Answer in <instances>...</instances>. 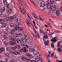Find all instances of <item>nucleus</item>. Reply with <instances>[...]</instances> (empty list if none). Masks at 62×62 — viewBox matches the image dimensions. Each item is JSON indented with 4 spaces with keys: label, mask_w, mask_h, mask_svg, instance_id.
<instances>
[{
    "label": "nucleus",
    "mask_w": 62,
    "mask_h": 62,
    "mask_svg": "<svg viewBox=\"0 0 62 62\" xmlns=\"http://www.w3.org/2000/svg\"><path fill=\"white\" fill-rule=\"evenodd\" d=\"M9 20H10V17H6L5 18L6 21H9Z\"/></svg>",
    "instance_id": "obj_27"
},
{
    "label": "nucleus",
    "mask_w": 62,
    "mask_h": 62,
    "mask_svg": "<svg viewBox=\"0 0 62 62\" xmlns=\"http://www.w3.org/2000/svg\"><path fill=\"white\" fill-rule=\"evenodd\" d=\"M35 36L38 39H39V38H40L39 36L38 35H37V34H35Z\"/></svg>",
    "instance_id": "obj_46"
},
{
    "label": "nucleus",
    "mask_w": 62,
    "mask_h": 62,
    "mask_svg": "<svg viewBox=\"0 0 62 62\" xmlns=\"http://www.w3.org/2000/svg\"><path fill=\"white\" fill-rule=\"evenodd\" d=\"M14 40H15L14 39H12V38H11V39H10V40H11V41H14Z\"/></svg>",
    "instance_id": "obj_57"
},
{
    "label": "nucleus",
    "mask_w": 62,
    "mask_h": 62,
    "mask_svg": "<svg viewBox=\"0 0 62 62\" xmlns=\"http://www.w3.org/2000/svg\"><path fill=\"white\" fill-rule=\"evenodd\" d=\"M30 50L31 51V52H34L35 51V49H34L33 48H31Z\"/></svg>",
    "instance_id": "obj_39"
},
{
    "label": "nucleus",
    "mask_w": 62,
    "mask_h": 62,
    "mask_svg": "<svg viewBox=\"0 0 62 62\" xmlns=\"http://www.w3.org/2000/svg\"><path fill=\"white\" fill-rule=\"evenodd\" d=\"M0 9L1 12H4L5 11V8L4 7H1Z\"/></svg>",
    "instance_id": "obj_19"
},
{
    "label": "nucleus",
    "mask_w": 62,
    "mask_h": 62,
    "mask_svg": "<svg viewBox=\"0 0 62 62\" xmlns=\"http://www.w3.org/2000/svg\"><path fill=\"white\" fill-rule=\"evenodd\" d=\"M45 26L46 27H49V26L46 24L45 25Z\"/></svg>",
    "instance_id": "obj_61"
},
{
    "label": "nucleus",
    "mask_w": 62,
    "mask_h": 62,
    "mask_svg": "<svg viewBox=\"0 0 62 62\" xmlns=\"http://www.w3.org/2000/svg\"><path fill=\"white\" fill-rule=\"evenodd\" d=\"M44 43H45V44L46 46V45H47V46L49 45V41H48V40H47L46 41L44 40Z\"/></svg>",
    "instance_id": "obj_17"
},
{
    "label": "nucleus",
    "mask_w": 62,
    "mask_h": 62,
    "mask_svg": "<svg viewBox=\"0 0 62 62\" xmlns=\"http://www.w3.org/2000/svg\"><path fill=\"white\" fill-rule=\"evenodd\" d=\"M43 11L44 12H45V11H47V9L46 8H44L43 9Z\"/></svg>",
    "instance_id": "obj_48"
},
{
    "label": "nucleus",
    "mask_w": 62,
    "mask_h": 62,
    "mask_svg": "<svg viewBox=\"0 0 62 62\" xmlns=\"http://www.w3.org/2000/svg\"><path fill=\"white\" fill-rule=\"evenodd\" d=\"M6 50L7 51L9 52V51H10V48L9 47H7Z\"/></svg>",
    "instance_id": "obj_31"
},
{
    "label": "nucleus",
    "mask_w": 62,
    "mask_h": 62,
    "mask_svg": "<svg viewBox=\"0 0 62 62\" xmlns=\"http://www.w3.org/2000/svg\"><path fill=\"white\" fill-rule=\"evenodd\" d=\"M9 32L8 31H6L4 33V34L5 36H4V39L5 40H6L8 37V34Z\"/></svg>",
    "instance_id": "obj_2"
},
{
    "label": "nucleus",
    "mask_w": 62,
    "mask_h": 62,
    "mask_svg": "<svg viewBox=\"0 0 62 62\" xmlns=\"http://www.w3.org/2000/svg\"><path fill=\"white\" fill-rule=\"evenodd\" d=\"M20 11H21V13H23V10H22V8L20 7V8H19Z\"/></svg>",
    "instance_id": "obj_52"
},
{
    "label": "nucleus",
    "mask_w": 62,
    "mask_h": 62,
    "mask_svg": "<svg viewBox=\"0 0 62 62\" xmlns=\"http://www.w3.org/2000/svg\"><path fill=\"white\" fill-rule=\"evenodd\" d=\"M29 45L30 46H28V48H30V49H31L32 44L29 43Z\"/></svg>",
    "instance_id": "obj_28"
},
{
    "label": "nucleus",
    "mask_w": 62,
    "mask_h": 62,
    "mask_svg": "<svg viewBox=\"0 0 62 62\" xmlns=\"http://www.w3.org/2000/svg\"><path fill=\"white\" fill-rule=\"evenodd\" d=\"M4 22H3L2 23H1V24H2L1 25V27L2 28H5L7 27V23H4Z\"/></svg>",
    "instance_id": "obj_5"
},
{
    "label": "nucleus",
    "mask_w": 62,
    "mask_h": 62,
    "mask_svg": "<svg viewBox=\"0 0 62 62\" xmlns=\"http://www.w3.org/2000/svg\"><path fill=\"white\" fill-rule=\"evenodd\" d=\"M4 45L6 47H8V46L9 44L8 43L6 42L4 43Z\"/></svg>",
    "instance_id": "obj_29"
},
{
    "label": "nucleus",
    "mask_w": 62,
    "mask_h": 62,
    "mask_svg": "<svg viewBox=\"0 0 62 62\" xmlns=\"http://www.w3.org/2000/svg\"><path fill=\"white\" fill-rule=\"evenodd\" d=\"M8 60H9V59L8 58H5V62H8Z\"/></svg>",
    "instance_id": "obj_45"
},
{
    "label": "nucleus",
    "mask_w": 62,
    "mask_h": 62,
    "mask_svg": "<svg viewBox=\"0 0 62 62\" xmlns=\"http://www.w3.org/2000/svg\"><path fill=\"white\" fill-rule=\"evenodd\" d=\"M54 0H52V1H51V4H53V3H54Z\"/></svg>",
    "instance_id": "obj_56"
},
{
    "label": "nucleus",
    "mask_w": 62,
    "mask_h": 62,
    "mask_svg": "<svg viewBox=\"0 0 62 62\" xmlns=\"http://www.w3.org/2000/svg\"><path fill=\"white\" fill-rule=\"evenodd\" d=\"M12 36L11 39H14L15 40V37H14V35L13 36Z\"/></svg>",
    "instance_id": "obj_51"
},
{
    "label": "nucleus",
    "mask_w": 62,
    "mask_h": 62,
    "mask_svg": "<svg viewBox=\"0 0 62 62\" xmlns=\"http://www.w3.org/2000/svg\"><path fill=\"white\" fill-rule=\"evenodd\" d=\"M32 57H33V56H32V55H31V54H30V55L28 57V58H32Z\"/></svg>",
    "instance_id": "obj_43"
},
{
    "label": "nucleus",
    "mask_w": 62,
    "mask_h": 62,
    "mask_svg": "<svg viewBox=\"0 0 62 62\" xmlns=\"http://www.w3.org/2000/svg\"><path fill=\"white\" fill-rule=\"evenodd\" d=\"M2 15L3 13L2 12L0 11V16H1Z\"/></svg>",
    "instance_id": "obj_55"
},
{
    "label": "nucleus",
    "mask_w": 62,
    "mask_h": 62,
    "mask_svg": "<svg viewBox=\"0 0 62 62\" xmlns=\"http://www.w3.org/2000/svg\"><path fill=\"white\" fill-rule=\"evenodd\" d=\"M25 39H30V37H29V35H28L25 38Z\"/></svg>",
    "instance_id": "obj_38"
},
{
    "label": "nucleus",
    "mask_w": 62,
    "mask_h": 62,
    "mask_svg": "<svg viewBox=\"0 0 62 62\" xmlns=\"http://www.w3.org/2000/svg\"><path fill=\"white\" fill-rule=\"evenodd\" d=\"M35 60L36 62H39L40 60V58L39 57H37L35 58Z\"/></svg>",
    "instance_id": "obj_20"
},
{
    "label": "nucleus",
    "mask_w": 62,
    "mask_h": 62,
    "mask_svg": "<svg viewBox=\"0 0 62 62\" xmlns=\"http://www.w3.org/2000/svg\"><path fill=\"white\" fill-rule=\"evenodd\" d=\"M5 55H6L7 56V57H10V55H9V54L7 53L5 54Z\"/></svg>",
    "instance_id": "obj_33"
},
{
    "label": "nucleus",
    "mask_w": 62,
    "mask_h": 62,
    "mask_svg": "<svg viewBox=\"0 0 62 62\" xmlns=\"http://www.w3.org/2000/svg\"><path fill=\"white\" fill-rule=\"evenodd\" d=\"M43 37L44 38H45L46 39H47L48 38V35H47L46 36H43Z\"/></svg>",
    "instance_id": "obj_42"
},
{
    "label": "nucleus",
    "mask_w": 62,
    "mask_h": 62,
    "mask_svg": "<svg viewBox=\"0 0 62 62\" xmlns=\"http://www.w3.org/2000/svg\"><path fill=\"white\" fill-rule=\"evenodd\" d=\"M5 49L4 47H2L0 48V51L1 52H4L5 51Z\"/></svg>",
    "instance_id": "obj_26"
},
{
    "label": "nucleus",
    "mask_w": 62,
    "mask_h": 62,
    "mask_svg": "<svg viewBox=\"0 0 62 62\" xmlns=\"http://www.w3.org/2000/svg\"><path fill=\"white\" fill-rule=\"evenodd\" d=\"M22 41L24 43H26V42H27V40L25 38H23L22 39Z\"/></svg>",
    "instance_id": "obj_13"
},
{
    "label": "nucleus",
    "mask_w": 62,
    "mask_h": 62,
    "mask_svg": "<svg viewBox=\"0 0 62 62\" xmlns=\"http://www.w3.org/2000/svg\"><path fill=\"white\" fill-rule=\"evenodd\" d=\"M22 59L23 61H29V59L25 58L24 57H22Z\"/></svg>",
    "instance_id": "obj_10"
},
{
    "label": "nucleus",
    "mask_w": 62,
    "mask_h": 62,
    "mask_svg": "<svg viewBox=\"0 0 62 62\" xmlns=\"http://www.w3.org/2000/svg\"><path fill=\"white\" fill-rule=\"evenodd\" d=\"M58 26L59 27H62V25H60L59 24L58 25Z\"/></svg>",
    "instance_id": "obj_63"
},
{
    "label": "nucleus",
    "mask_w": 62,
    "mask_h": 62,
    "mask_svg": "<svg viewBox=\"0 0 62 62\" xmlns=\"http://www.w3.org/2000/svg\"><path fill=\"white\" fill-rule=\"evenodd\" d=\"M58 51H59V52H61V50L60 48H58Z\"/></svg>",
    "instance_id": "obj_59"
},
{
    "label": "nucleus",
    "mask_w": 62,
    "mask_h": 62,
    "mask_svg": "<svg viewBox=\"0 0 62 62\" xmlns=\"http://www.w3.org/2000/svg\"><path fill=\"white\" fill-rule=\"evenodd\" d=\"M16 48L17 49H19L21 48V46L20 45H16Z\"/></svg>",
    "instance_id": "obj_32"
},
{
    "label": "nucleus",
    "mask_w": 62,
    "mask_h": 62,
    "mask_svg": "<svg viewBox=\"0 0 62 62\" xmlns=\"http://www.w3.org/2000/svg\"><path fill=\"white\" fill-rule=\"evenodd\" d=\"M16 23H17V24H15V27L14 30H16V31H17L18 30H19V25L21 24V22H16Z\"/></svg>",
    "instance_id": "obj_1"
},
{
    "label": "nucleus",
    "mask_w": 62,
    "mask_h": 62,
    "mask_svg": "<svg viewBox=\"0 0 62 62\" xmlns=\"http://www.w3.org/2000/svg\"><path fill=\"white\" fill-rule=\"evenodd\" d=\"M19 51L20 52H21V53L25 52V53H26L28 52V50L25 49V48H23L22 49H20Z\"/></svg>",
    "instance_id": "obj_3"
},
{
    "label": "nucleus",
    "mask_w": 62,
    "mask_h": 62,
    "mask_svg": "<svg viewBox=\"0 0 62 62\" xmlns=\"http://www.w3.org/2000/svg\"><path fill=\"white\" fill-rule=\"evenodd\" d=\"M15 16L13 15V16H10V21H11V20H13L15 19Z\"/></svg>",
    "instance_id": "obj_15"
},
{
    "label": "nucleus",
    "mask_w": 62,
    "mask_h": 62,
    "mask_svg": "<svg viewBox=\"0 0 62 62\" xmlns=\"http://www.w3.org/2000/svg\"><path fill=\"white\" fill-rule=\"evenodd\" d=\"M18 31H23V28L21 27H20V28H19Z\"/></svg>",
    "instance_id": "obj_35"
},
{
    "label": "nucleus",
    "mask_w": 62,
    "mask_h": 62,
    "mask_svg": "<svg viewBox=\"0 0 62 62\" xmlns=\"http://www.w3.org/2000/svg\"><path fill=\"white\" fill-rule=\"evenodd\" d=\"M11 49L12 50H16L17 49L16 46H14V47H13L12 46H11Z\"/></svg>",
    "instance_id": "obj_23"
},
{
    "label": "nucleus",
    "mask_w": 62,
    "mask_h": 62,
    "mask_svg": "<svg viewBox=\"0 0 62 62\" xmlns=\"http://www.w3.org/2000/svg\"><path fill=\"white\" fill-rule=\"evenodd\" d=\"M29 35L27 34H25V35H24V37H25V38L27 37V36Z\"/></svg>",
    "instance_id": "obj_50"
},
{
    "label": "nucleus",
    "mask_w": 62,
    "mask_h": 62,
    "mask_svg": "<svg viewBox=\"0 0 62 62\" xmlns=\"http://www.w3.org/2000/svg\"><path fill=\"white\" fill-rule=\"evenodd\" d=\"M56 14L57 15L59 16V15L60 14V10H57L56 13Z\"/></svg>",
    "instance_id": "obj_16"
},
{
    "label": "nucleus",
    "mask_w": 62,
    "mask_h": 62,
    "mask_svg": "<svg viewBox=\"0 0 62 62\" xmlns=\"http://www.w3.org/2000/svg\"><path fill=\"white\" fill-rule=\"evenodd\" d=\"M45 6V4L43 3H41L40 5V6L39 7V8H43Z\"/></svg>",
    "instance_id": "obj_21"
},
{
    "label": "nucleus",
    "mask_w": 62,
    "mask_h": 62,
    "mask_svg": "<svg viewBox=\"0 0 62 62\" xmlns=\"http://www.w3.org/2000/svg\"><path fill=\"white\" fill-rule=\"evenodd\" d=\"M52 0H48L47 1V2H48V4H51V1Z\"/></svg>",
    "instance_id": "obj_37"
},
{
    "label": "nucleus",
    "mask_w": 62,
    "mask_h": 62,
    "mask_svg": "<svg viewBox=\"0 0 62 62\" xmlns=\"http://www.w3.org/2000/svg\"><path fill=\"white\" fill-rule=\"evenodd\" d=\"M41 30L40 29V32L41 34H42V33H43L44 32V31H43V30H42V28H41Z\"/></svg>",
    "instance_id": "obj_34"
},
{
    "label": "nucleus",
    "mask_w": 62,
    "mask_h": 62,
    "mask_svg": "<svg viewBox=\"0 0 62 62\" xmlns=\"http://www.w3.org/2000/svg\"><path fill=\"white\" fill-rule=\"evenodd\" d=\"M6 7L7 8H10V4H7Z\"/></svg>",
    "instance_id": "obj_47"
},
{
    "label": "nucleus",
    "mask_w": 62,
    "mask_h": 62,
    "mask_svg": "<svg viewBox=\"0 0 62 62\" xmlns=\"http://www.w3.org/2000/svg\"><path fill=\"white\" fill-rule=\"evenodd\" d=\"M5 20L4 18H0V23H3V22H5Z\"/></svg>",
    "instance_id": "obj_18"
},
{
    "label": "nucleus",
    "mask_w": 62,
    "mask_h": 62,
    "mask_svg": "<svg viewBox=\"0 0 62 62\" xmlns=\"http://www.w3.org/2000/svg\"><path fill=\"white\" fill-rule=\"evenodd\" d=\"M50 8V11L52 12L54 11L55 10V9H56V6H55V5H53Z\"/></svg>",
    "instance_id": "obj_4"
},
{
    "label": "nucleus",
    "mask_w": 62,
    "mask_h": 62,
    "mask_svg": "<svg viewBox=\"0 0 62 62\" xmlns=\"http://www.w3.org/2000/svg\"><path fill=\"white\" fill-rule=\"evenodd\" d=\"M16 21L18 22H20L21 23V20H20V17L18 16H17L16 18Z\"/></svg>",
    "instance_id": "obj_14"
},
{
    "label": "nucleus",
    "mask_w": 62,
    "mask_h": 62,
    "mask_svg": "<svg viewBox=\"0 0 62 62\" xmlns=\"http://www.w3.org/2000/svg\"><path fill=\"white\" fill-rule=\"evenodd\" d=\"M6 11H7V13L9 14L11 12V11H12V10L10 9V8H9Z\"/></svg>",
    "instance_id": "obj_12"
},
{
    "label": "nucleus",
    "mask_w": 62,
    "mask_h": 62,
    "mask_svg": "<svg viewBox=\"0 0 62 62\" xmlns=\"http://www.w3.org/2000/svg\"><path fill=\"white\" fill-rule=\"evenodd\" d=\"M39 19L40 20V21H42L43 20V19L40 16H39Z\"/></svg>",
    "instance_id": "obj_41"
},
{
    "label": "nucleus",
    "mask_w": 62,
    "mask_h": 62,
    "mask_svg": "<svg viewBox=\"0 0 62 62\" xmlns=\"http://www.w3.org/2000/svg\"><path fill=\"white\" fill-rule=\"evenodd\" d=\"M17 43L19 44H21V43H22V41H21V40L19 39H17Z\"/></svg>",
    "instance_id": "obj_22"
},
{
    "label": "nucleus",
    "mask_w": 62,
    "mask_h": 62,
    "mask_svg": "<svg viewBox=\"0 0 62 62\" xmlns=\"http://www.w3.org/2000/svg\"><path fill=\"white\" fill-rule=\"evenodd\" d=\"M30 61L31 62H36V60H30Z\"/></svg>",
    "instance_id": "obj_44"
},
{
    "label": "nucleus",
    "mask_w": 62,
    "mask_h": 62,
    "mask_svg": "<svg viewBox=\"0 0 62 62\" xmlns=\"http://www.w3.org/2000/svg\"><path fill=\"white\" fill-rule=\"evenodd\" d=\"M19 3L20 4H21V5H22V3L21 2V1H19Z\"/></svg>",
    "instance_id": "obj_64"
},
{
    "label": "nucleus",
    "mask_w": 62,
    "mask_h": 62,
    "mask_svg": "<svg viewBox=\"0 0 62 62\" xmlns=\"http://www.w3.org/2000/svg\"><path fill=\"white\" fill-rule=\"evenodd\" d=\"M33 43V40H32V41H31V42L30 43H32V44Z\"/></svg>",
    "instance_id": "obj_60"
},
{
    "label": "nucleus",
    "mask_w": 62,
    "mask_h": 62,
    "mask_svg": "<svg viewBox=\"0 0 62 62\" xmlns=\"http://www.w3.org/2000/svg\"><path fill=\"white\" fill-rule=\"evenodd\" d=\"M3 1V2L5 5H6L7 4V1L6 0H4Z\"/></svg>",
    "instance_id": "obj_36"
},
{
    "label": "nucleus",
    "mask_w": 62,
    "mask_h": 62,
    "mask_svg": "<svg viewBox=\"0 0 62 62\" xmlns=\"http://www.w3.org/2000/svg\"><path fill=\"white\" fill-rule=\"evenodd\" d=\"M23 35V34H22L21 33H19V34H17L16 36H15L14 35V37L16 38V37H21V36H22Z\"/></svg>",
    "instance_id": "obj_9"
},
{
    "label": "nucleus",
    "mask_w": 62,
    "mask_h": 62,
    "mask_svg": "<svg viewBox=\"0 0 62 62\" xmlns=\"http://www.w3.org/2000/svg\"><path fill=\"white\" fill-rule=\"evenodd\" d=\"M13 53L15 55H19V54H20V52L16 51H14Z\"/></svg>",
    "instance_id": "obj_8"
},
{
    "label": "nucleus",
    "mask_w": 62,
    "mask_h": 62,
    "mask_svg": "<svg viewBox=\"0 0 62 62\" xmlns=\"http://www.w3.org/2000/svg\"><path fill=\"white\" fill-rule=\"evenodd\" d=\"M21 46L24 47L23 48H25V49H27V48H28L29 47L28 45L24 44L23 43H22L21 44Z\"/></svg>",
    "instance_id": "obj_6"
},
{
    "label": "nucleus",
    "mask_w": 62,
    "mask_h": 62,
    "mask_svg": "<svg viewBox=\"0 0 62 62\" xmlns=\"http://www.w3.org/2000/svg\"><path fill=\"white\" fill-rule=\"evenodd\" d=\"M35 18H36V19H39V18L38 17V16L36 15V14H35Z\"/></svg>",
    "instance_id": "obj_54"
},
{
    "label": "nucleus",
    "mask_w": 62,
    "mask_h": 62,
    "mask_svg": "<svg viewBox=\"0 0 62 62\" xmlns=\"http://www.w3.org/2000/svg\"><path fill=\"white\" fill-rule=\"evenodd\" d=\"M55 32H56V33H60V31H55Z\"/></svg>",
    "instance_id": "obj_58"
},
{
    "label": "nucleus",
    "mask_w": 62,
    "mask_h": 62,
    "mask_svg": "<svg viewBox=\"0 0 62 62\" xmlns=\"http://www.w3.org/2000/svg\"><path fill=\"white\" fill-rule=\"evenodd\" d=\"M23 11L25 13V9H23Z\"/></svg>",
    "instance_id": "obj_62"
},
{
    "label": "nucleus",
    "mask_w": 62,
    "mask_h": 62,
    "mask_svg": "<svg viewBox=\"0 0 62 62\" xmlns=\"http://www.w3.org/2000/svg\"><path fill=\"white\" fill-rule=\"evenodd\" d=\"M51 46L52 48H54V43H51Z\"/></svg>",
    "instance_id": "obj_40"
},
{
    "label": "nucleus",
    "mask_w": 62,
    "mask_h": 62,
    "mask_svg": "<svg viewBox=\"0 0 62 62\" xmlns=\"http://www.w3.org/2000/svg\"><path fill=\"white\" fill-rule=\"evenodd\" d=\"M15 30H12L11 31L10 34L11 35V36H14V34H15Z\"/></svg>",
    "instance_id": "obj_7"
},
{
    "label": "nucleus",
    "mask_w": 62,
    "mask_h": 62,
    "mask_svg": "<svg viewBox=\"0 0 62 62\" xmlns=\"http://www.w3.org/2000/svg\"><path fill=\"white\" fill-rule=\"evenodd\" d=\"M31 54H29V53H28L26 54V56H29L31 55Z\"/></svg>",
    "instance_id": "obj_49"
},
{
    "label": "nucleus",
    "mask_w": 62,
    "mask_h": 62,
    "mask_svg": "<svg viewBox=\"0 0 62 62\" xmlns=\"http://www.w3.org/2000/svg\"><path fill=\"white\" fill-rule=\"evenodd\" d=\"M9 25L11 27H14V24L12 23H10Z\"/></svg>",
    "instance_id": "obj_24"
},
{
    "label": "nucleus",
    "mask_w": 62,
    "mask_h": 62,
    "mask_svg": "<svg viewBox=\"0 0 62 62\" xmlns=\"http://www.w3.org/2000/svg\"><path fill=\"white\" fill-rule=\"evenodd\" d=\"M51 40L52 42H53V43H55V42H56L57 41V40L56 39L53 38H52L51 39Z\"/></svg>",
    "instance_id": "obj_11"
},
{
    "label": "nucleus",
    "mask_w": 62,
    "mask_h": 62,
    "mask_svg": "<svg viewBox=\"0 0 62 62\" xmlns=\"http://www.w3.org/2000/svg\"><path fill=\"white\" fill-rule=\"evenodd\" d=\"M54 54L53 53L51 55V57H52V58H53V57H54Z\"/></svg>",
    "instance_id": "obj_53"
},
{
    "label": "nucleus",
    "mask_w": 62,
    "mask_h": 62,
    "mask_svg": "<svg viewBox=\"0 0 62 62\" xmlns=\"http://www.w3.org/2000/svg\"><path fill=\"white\" fill-rule=\"evenodd\" d=\"M15 44H16V43L13 41H11L10 42V44L11 45H15Z\"/></svg>",
    "instance_id": "obj_25"
},
{
    "label": "nucleus",
    "mask_w": 62,
    "mask_h": 62,
    "mask_svg": "<svg viewBox=\"0 0 62 62\" xmlns=\"http://www.w3.org/2000/svg\"><path fill=\"white\" fill-rule=\"evenodd\" d=\"M51 4H48L47 6V9H49V8H50L51 7Z\"/></svg>",
    "instance_id": "obj_30"
}]
</instances>
